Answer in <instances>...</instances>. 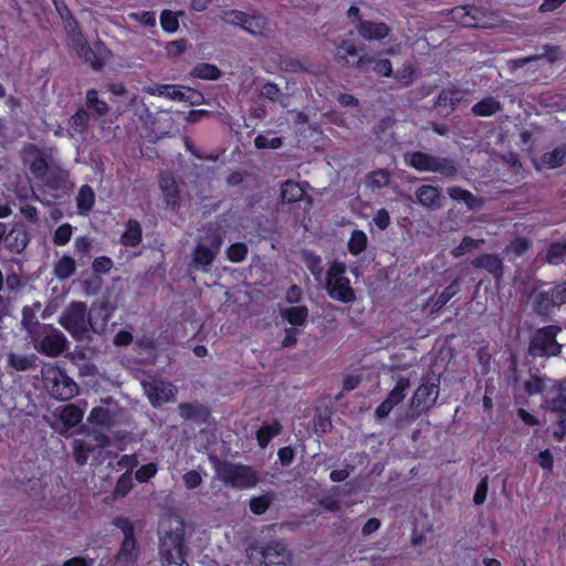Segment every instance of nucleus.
I'll return each mask as SVG.
<instances>
[{
  "mask_svg": "<svg viewBox=\"0 0 566 566\" xmlns=\"http://www.w3.org/2000/svg\"><path fill=\"white\" fill-rule=\"evenodd\" d=\"M111 312L106 303L94 304L90 312L83 302H72L63 312L60 324L75 338H81L91 327L102 331Z\"/></svg>",
  "mask_w": 566,
  "mask_h": 566,
  "instance_id": "1",
  "label": "nucleus"
},
{
  "mask_svg": "<svg viewBox=\"0 0 566 566\" xmlns=\"http://www.w3.org/2000/svg\"><path fill=\"white\" fill-rule=\"evenodd\" d=\"M158 532L163 562L167 566H181L185 563L182 521L178 516H165L159 523Z\"/></svg>",
  "mask_w": 566,
  "mask_h": 566,
  "instance_id": "2",
  "label": "nucleus"
},
{
  "mask_svg": "<svg viewBox=\"0 0 566 566\" xmlns=\"http://www.w3.org/2000/svg\"><path fill=\"white\" fill-rule=\"evenodd\" d=\"M41 374L44 388L53 398L60 400H69L77 394V384L56 365H44L42 367Z\"/></svg>",
  "mask_w": 566,
  "mask_h": 566,
  "instance_id": "3",
  "label": "nucleus"
},
{
  "mask_svg": "<svg viewBox=\"0 0 566 566\" xmlns=\"http://www.w3.org/2000/svg\"><path fill=\"white\" fill-rule=\"evenodd\" d=\"M346 270L345 263L334 261L326 274V290L332 298L350 303L355 300V293L349 280L345 276Z\"/></svg>",
  "mask_w": 566,
  "mask_h": 566,
  "instance_id": "4",
  "label": "nucleus"
},
{
  "mask_svg": "<svg viewBox=\"0 0 566 566\" xmlns=\"http://www.w3.org/2000/svg\"><path fill=\"white\" fill-rule=\"evenodd\" d=\"M214 468L218 478L233 488L248 489L258 482V475L250 467L217 461Z\"/></svg>",
  "mask_w": 566,
  "mask_h": 566,
  "instance_id": "5",
  "label": "nucleus"
},
{
  "mask_svg": "<svg viewBox=\"0 0 566 566\" xmlns=\"http://www.w3.org/2000/svg\"><path fill=\"white\" fill-rule=\"evenodd\" d=\"M38 327V332L30 333L34 348L51 357L60 355L66 344V338L63 333L48 325H39Z\"/></svg>",
  "mask_w": 566,
  "mask_h": 566,
  "instance_id": "6",
  "label": "nucleus"
},
{
  "mask_svg": "<svg viewBox=\"0 0 566 566\" xmlns=\"http://www.w3.org/2000/svg\"><path fill=\"white\" fill-rule=\"evenodd\" d=\"M221 243L222 241L217 230L207 231L205 237H200V241L193 251V264L205 272L209 271V266L220 251Z\"/></svg>",
  "mask_w": 566,
  "mask_h": 566,
  "instance_id": "7",
  "label": "nucleus"
},
{
  "mask_svg": "<svg viewBox=\"0 0 566 566\" xmlns=\"http://www.w3.org/2000/svg\"><path fill=\"white\" fill-rule=\"evenodd\" d=\"M406 160L411 167L419 171L439 172L447 177L454 175L457 171L453 161L422 151L407 155Z\"/></svg>",
  "mask_w": 566,
  "mask_h": 566,
  "instance_id": "8",
  "label": "nucleus"
},
{
  "mask_svg": "<svg viewBox=\"0 0 566 566\" xmlns=\"http://www.w3.org/2000/svg\"><path fill=\"white\" fill-rule=\"evenodd\" d=\"M559 332L560 328L554 325L538 329L531 340L530 354L539 357L557 356L562 348L556 340V335Z\"/></svg>",
  "mask_w": 566,
  "mask_h": 566,
  "instance_id": "9",
  "label": "nucleus"
},
{
  "mask_svg": "<svg viewBox=\"0 0 566 566\" xmlns=\"http://www.w3.org/2000/svg\"><path fill=\"white\" fill-rule=\"evenodd\" d=\"M259 555V559L263 566H287L290 563V553L282 542L274 541L269 543L261 549L250 548L249 557L251 559Z\"/></svg>",
  "mask_w": 566,
  "mask_h": 566,
  "instance_id": "10",
  "label": "nucleus"
},
{
  "mask_svg": "<svg viewBox=\"0 0 566 566\" xmlns=\"http://www.w3.org/2000/svg\"><path fill=\"white\" fill-rule=\"evenodd\" d=\"M223 21L234 25H240L247 32L263 35L266 33L268 21L263 15H248L241 11H227L223 14Z\"/></svg>",
  "mask_w": 566,
  "mask_h": 566,
  "instance_id": "11",
  "label": "nucleus"
},
{
  "mask_svg": "<svg viewBox=\"0 0 566 566\" xmlns=\"http://www.w3.org/2000/svg\"><path fill=\"white\" fill-rule=\"evenodd\" d=\"M438 394V384L436 381L420 385L410 400L412 417H417L429 409L436 402Z\"/></svg>",
  "mask_w": 566,
  "mask_h": 566,
  "instance_id": "12",
  "label": "nucleus"
},
{
  "mask_svg": "<svg viewBox=\"0 0 566 566\" xmlns=\"http://www.w3.org/2000/svg\"><path fill=\"white\" fill-rule=\"evenodd\" d=\"M535 308L539 314H549L551 310L566 301V286L559 285L549 291H538L532 294Z\"/></svg>",
  "mask_w": 566,
  "mask_h": 566,
  "instance_id": "13",
  "label": "nucleus"
},
{
  "mask_svg": "<svg viewBox=\"0 0 566 566\" xmlns=\"http://www.w3.org/2000/svg\"><path fill=\"white\" fill-rule=\"evenodd\" d=\"M53 417L55 418V421L60 422V424L52 423L51 426L56 431L64 434L69 429L75 427L82 421L84 411L75 405H66L56 408L53 412Z\"/></svg>",
  "mask_w": 566,
  "mask_h": 566,
  "instance_id": "14",
  "label": "nucleus"
},
{
  "mask_svg": "<svg viewBox=\"0 0 566 566\" xmlns=\"http://www.w3.org/2000/svg\"><path fill=\"white\" fill-rule=\"evenodd\" d=\"M24 161L29 166L32 175L42 180L46 171L50 170L51 165L54 163L52 156H45L41 150L34 146H28L23 150Z\"/></svg>",
  "mask_w": 566,
  "mask_h": 566,
  "instance_id": "15",
  "label": "nucleus"
},
{
  "mask_svg": "<svg viewBox=\"0 0 566 566\" xmlns=\"http://www.w3.org/2000/svg\"><path fill=\"white\" fill-rule=\"evenodd\" d=\"M143 387L154 406L172 400L176 394V387L172 384L157 379L144 381Z\"/></svg>",
  "mask_w": 566,
  "mask_h": 566,
  "instance_id": "16",
  "label": "nucleus"
},
{
  "mask_svg": "<svg viewBox=\"0 0 566 566\" xmlns=\"http://www.w3.org/2000/svg\"><path fill=\"white\" fill-rule=\"evenodd\" d=\"M410 387V381L407 378H399L395 387L389 392L387 399H385L376 409L375 413L377 418H386L390 411L399 405L406 397L407 391Z\"/></svg>",
  "mask_w": 566,
  "mask_h": 566,
  "instance_id": "17",
  "label": "nucleus"
},
{
  "mask_svg": "<svg viewBox=\"0 0 566 566\" xmlns=\"http://www.w3.org/2000/svg\"><path fill=\"white\" fill-rule=\"evenodd\" d=\"M159 188L166 207L176 210L179 206V189L175 179L169 175H161L159 180Z\"/></svg>",
  "mask_w": 566,
  "mask_h": 566,
  "instance_id": "18",
  "label": "nucleus"
},
{
  "mask_svg": "<svg viewBox=\"0 0 566 566\" xmlns=\"http://www.w3.org/2000/svg\"><path fill=\"white\" fill-rule=\"evenodd\" d=\"M356 29L365 40H381L389 34V27L384 22L360 21Z\"/></svg>",
  "mask_w": 566,
  "mask_h": 566,
  "instance_id": "19",
  "label": "nucleus"
},
{
  "mask_svg": "<svg viewBox=\"0 0 566 566\" xmlns=\"http://www.w3.org/2000/svg\"><path fill=\"white\" fill-rule=\"evenodd\" d=\"M41 181L52 189H63L67 186L69 172L54 160Z\"/></svg>",
  "mask_w": 566,
  "mask_h": 566,
  "instance_id": "20",
  "label": "nucleus"
},
{
  "mask_svg": "<svg viewBox=\"0 0 566 566\" xmlns=\"http://www.w3.org/2000/svg\"><path fill=\"white\" fill-rule=\"evenodd\" d=\"M472 265L475 268L484 269L494 277H501L503 274V262L495 255L485 253L472 260Z\"/></svg>",
  "mask_w": 566,
  "mask_h": 566,
  "instance_id": "21",
  "label": "nucleus"
},
{
  "mask_svg": "<svg viewBox=\"0 0 566 566\" xmlns=\"http://www.w3.org/2000/svg\"><path fill=\"white\" fill-rule=\"evenodd\" d=\"M416 197L420 205L430 209L440 208L441 196L438 188L432 186H421L416 191Z\"/></svg>",
  "mask_w": 566,
  "mask_h": 566,
  "instance_id": "22",
  "label": "nucleus"
},
{
  "mask_svg": "<svg viewBox=\"0 0 566 566\" xmlns=\"http://www.w3.org/2000/svg\"><path fill=\"white\" fill-rule=\"evenodd\" d=\"M468 92L464 90L449 87L443 90L438 97V106H448V112L454 109L455 105L463 102Z\"/></svg>",
  "mask_w": 566,
  "mask_h": 566,
  "instance_id": "23",
  "label": "nucleus"
},
{
  "mask_svg": "<svg viewBox=\"0 0 566 566\" xmlns=\"http://www.w3.org/2000/svg\"><path fill=\"white\" fill-rule=\"evenodd\" d=\"M76 272V262L75 260L70 255H62L59 258L54 264H53V274L56 279L63 281L72 275H74Z\"/></svg>",
  "mask_w": 566,
  "mask_h": 566,
  "instance_id": "24",
  "label": "nucleus"
},
{
  "mask_svg": "<svg viewBox=\"0 0 566 566\" xmlns=\"http://www.w3.org/2000/svg\"><path fill=\"white\" fill-rule=\"evenodd\" d=\"M145 92L153 96H161L172 101L185 99V93L176 85L158 84L146 87Z\"/></svg>",
  "mask_w": 566,
  "mask_h": 566,
  "instance_id": "25",
  "label": "nucleus"
},
{
  "mask_svg": "<svg viewBox=\"0 0 566 566\" xmlns=\"http://www.w3.org/2000/svg\"><path fill=\"white\" fill-rule=\"evenodd\" d=\"M478 10L469 7H457L451 11L452 19L463 27H478Z\"/></svg>",
  "mask_w": 566,
  "mask_h": 566,
  "instance_id": "26",
  "label": "nucleus"
},
{
  "mask_svg": "<svg viewBox=\"0 0 566 566\" xmlns=\"http://www.w3.org/2000/svg\"><path fill=\"white\" fill-rule=\"evenodd\" d=\"M137 557L136 541L134 536L124 537L123 544L117 555L118 563L129 566Z\"/></svg>",
  "mask_w": 566,
  "mask_h": 566,
  "instance_id": "27",
  "label": "nucleus"
},
{
  "mask_svg": "<svg viewBox=\"0 0 566 566\" xmlns=\"http://www.w3.org/2000/svg\"><path fill=\"white\" fill-rule=\"evenodd\" d=\"M305 195L304 186L300 182L287 180L281 186V197L285 202H296L302 200Z\"/></svg>",
  "mask_w": 566,
  "mask_h": 566,
  "instance_id": "28",
  "label": "nucleus"
},
{
  "mask_svg": "<svg viewBox=\"0 0 566 566\" xmlns=\"http://www.w3.org/2000/svg\"><path fill=\"white\" fill-rule=\"evenodd\" d=\"M76 203L80 214H87L92 210L95 203V193L90 186L84 185L80 188Z\"/></svg>",
  "mask_w": 566,
  "mask_h": 566,
  "instance_id": "29",
  "label": "nucleus"
},
{
  "mask_svg": "<svg viewBox=\"0 0 566 566\" xmlns=\"http://www.w3.org/2000/svg\"><path fill=\"white\" fill-rule=\"evenodd\" d=\"M370 63H374V67L373 70L379 74V75H382V76H391L392 74V66H391V63L389 60L387 59H381V60H374L373 57H368V56H360L357 62H356V66L357 67H363L365 66L366 64H370Z\"/></svg>",
  "mask_w": 566,
  "mask_h": 566,
  "instance_id": "30",
  "label": "nucleus"
},
{
  "mask_svg": "<svg viewBox=\"0 0 566 566\" xmlns=\"http://www.w3.org/2000/svg\"><path fill=\"white\" fill-rule=\"evenodd\" d=\"M142 241V227L138 221L129 220L122 235V242L128 247H136Z\"/></svg>",
  "mask_w": 566,
  "mask_h": 566,
  "instance_id": "31",
  "label": "nucleus"
},
{
  "mask_svg": "<svg viewBox=\"0 0 566 566\" xmlns=\"http://www.w3.org/2000/svg\"><path fill=\"white\" fill-rule=\"evenodd\" d=\"M459 292L458 281H453L448 285L437 300L431 298L427 306H431V311H438L444 306Z\"/></svg>",
  "mask_w": 566,
  "mask_h": 566,
  "instance_id": "32",
  "label": "nucleus"
},
{
  "mask_svg": "<svg viewBox=\"0 0 566 566\" xmlns=\"http://www.w3.org/2000/svg\"><path fill=\"white\" fill-rule=\"evenodd\" d=\"M566 158V148L565 147H556L554 150L546 153L541 158V166L545 168H556L559 167L564 159Z\"/></svg>",
  "mask_w": 566,
  "mask_h": 566,
  "instance_id": "33",
  "label": "nucleus"
},
{
  "mask_svg": "<svg viewBox=\"0 0 566 566\" xmlns=\"http://www.w3.org/2000/svg\"><path fill=\"white\" fill-rule=\"evenodd\" d=\"M282 430L281 424L277 421L272 423L263 424L256 432L258 443L261 448H265L270 440L277 436Z\"/></svg>",
  "mask_w": 566,
  "mask_h": 566,
  "instance_id": "34",
  "label": "nucleus"
},
{
  "mask_svg": "<svg viewBox=\"0 0 566 566\" xmlns=\"http://www.w3.org/2000/svg\"><path fill=\"white\" fill-rule=\"evenodd\" d=\"M282 315L291 325L301 326L306 322L308 311L305 306H292L284 310Z\"/></svg>",
  "mask_w": 566,
  "mask_h": 566,
  "instance_id": "35",
  "label": "nucleus"
},
{
  "mask_svg": "<svg viewBox=\"0 0 566 566\" xmlns=\"http://www.w3.org/2000/svg\"><path fill=\"white\" fill-rule=\"evenodd\" d=\"M367 242H368V239H367V235H366V233L364 231H361V230H354L352 232L350 238H349L348 243H347L348 251L353 255H358L363 251H365V249L367 248Z\"/></svg>",
  "mask_w": 566,
  "mask_h": 566,
  "instance_id": "36",
  "label": "nucleus"
},
{
  "mask_svg": "<svg viewBox=\"0 0 566 566\" xmlns=\"http://www.w3.org/2000/svg\"><path fill=\"white\" fill-rule=\"evenodd\" d=\"M6 242L12 251L21 252L28 244L27 233L21 229H13L6 237Z\"/></svg>",
  "mask_w": 566,
  "mask_h": 566,
  "instance_id": "37",
  "label": "nucleus"
},
{
  "mask_svg": "<svg viewBox=\"0 0 566 566\" xmlns=\"http://www.w3.org/2000/svg\"><path fill=\"white\" fill-rule=\"evenodd\" d=\"M500 108H501V106H500L499 101H496L493 97H488V98H484V99L480 101L479 103H476L472 107V112L476 116H491V115L495 114L496 112H499Z\"/></svg>",
  "mask_w": 566,
  "mask_h": 566,
  "instance_id": "38",
  "label": "nucleus"
},
{
  "mask_svg": "<svg viewBox=\"0 0 566 566\" xmlns=\"http://www.w3.org/2000/svg\"><path fill=\"white\" fill-rule=\"evenodd\" d=\"M88 421L95 426L111 427L113 423V415L107 408L95 407L88 416Z\"/></svg>",
  "mask_w": 566,
  "mask_h": 566,
  "instance_id": "39",
  "label": "nucleus"
},
{
  "mask_svg": "<svg viewBox=\"0 0 566 566\" xmlns=\"http://www.w3.org/2000/svg\"><path fill=\"white\" fill-rule=\"evenodd\" d=\"M254 145L259 149H277L282 145V139L273 136L271 132H266L255 137Z\"/></svg>",
  "mask_w": 566,
  "mask_h": 566,
  "instance_id": "40",
  "label": "nucleus"
},
{
  "mask_svg": "<svg viewBox=\"0 0 566 566\" xmlns=\"http://www.w3.org/2000/svg\"><path fill=\"white\" fill-rule=\"evenodd\" d=\"M191 75L202 80H217L220 77V71L212 64H198L191 71Z\"/></svg>",
  "mask_w": 566,
  "mask_h": 566,
  "instance_id": "41",
  "label": "nucleus"
},
{
  "mask_svg": "<svg viewBox=\"0 0 566 566\" xmlns=\"http://www.w3.org/2000/svg\"><path fill=\"white\" fill-rule=\"evenodd\" d=\"M8 365L18 371H24L32 366V358L24 355L10 353L8 356Z\"/></svg>",
  "mask_w": 566,
  "mask_h": 566,
  "instance_id": "42",
  "label": "nucleus"
},
{
  "mask_svg": "<svg viewBox=\"0 0 566 566\" xmlns=\"http://www.w3.org/2000/svg\"><path fill=\"white\" fill-rule=\"evenodd\" d=\"M554 391L556 396L547 398V402L552 409L566 413V387L557 386Z\"/></svg>",
  "mask_w": 566,
  "mask_h": 566,
  "instance_id": "43",
  "label": "nucleus"
},
{
  "mask_svg": "<svg viewBox=\"0 0 566 566\" xmlns=\"http://www.w3.org/2000/svg\"><path fill=\"white\" fill-rule=\"evenodd\" d=\"M74 458L78 464H84L87 461L88 453L92 447L82 439H75L73 442Z\"/></svg>",
  "mask_w": 566,
  "mask_h": 566,
  "instance_id": "44",
  "label": "nucleus"
},
{
  "mask_svg": "<svg viewBox=\"0 0 566 566\" xmlns=\"http://www.w3.org/2000/svg\"><path fill=\"white\" fill-rule=\"evenodd\" d=\"M77 54L88 62L93 69L98 70L102 67V61L96 57L95 53L85 43H78L76 46Z\"/></svg>",
  "mask_w": 566,
  "mask_h": 566,
  "instance_id": "45",
  "label": "nucleus"
},
{
  "mask_svg": "<svg viewBox=\"0 0 566 566\" xmlns=\"http://www.w3.org/2000/svg\"><path fill=\"white\" fill-rule=\"evenodd\" d=\"M448 193L454 200L464 201L469 208L475 207L476 199L474 196L460 187H450Z\"/></svg>",
  "mask_w": 566,
  "mask_h": 566,
  "instance_id": "46",
  "label": "nucleus"
},
{
  "mask_svg": "<svg viewBox=\"0 0 566 566\" xmlns=\"http://www.w3.org/2000/svg\"><path fill=\"white\" fill-rule=\"evenodd\" d=\"M483 240H474L472 238H464L462 240V242L455 247L453 250H452V255L454 258H460L469 252H471L472 250L476 249L479 247L480 243H482Z\"/></svg>",
  "mask_w": 566,
  "mask_h": 566,
  "instance_id": "47",
  "label": "nucleus"
},
{
  "mask_svg": "<svg viewBox=\"0 0 566 566\" xmlns=\"http://www.w3.org/2000/svg\"><path fill=\"white\" fill-rule=\"evenodd\" d=\"M72 232H73V228L71 224L64 223V224L60 226L53 234L54 244L60 245V247L65 245L70 241V239L72 237Z\"/></svg>",
  "mask_w": 566,
  "mask_h": 566,
  "instance_id": "48",
  "label": "nucleus"
},
{
  "mask_svg": "<svg viewBox=\"0 0 566 566\" xmlns=\"http://www.w3.org/2000/svg\"><path fill=\"white\" fill-rule=\"evenodd\" d=\"M86 103L88 107L93 108L99 115L106 114L108 109L107 104L98 99L97 92L95 90H91L87 92Z\"/></svg>",
  "mask_w": 566,
  "mask_h": 566,
  "instance_id": "49",
  "label": "nucleus"
},
{
  "mask_svg": "<svg viewBox=\"0 0 566 566\" xmlns=\"http://www.w3.org/2000/svg\"><path fill=\"white\" fill-rule=\"evenodd\" d=\"M133 488V479L130 472H126L118 479L114 494L115 496H125Z\"/></svg>",
  "mask_w": 566,
  "mask_h": 566,
  "instance_id": "50",
  "label": "nucleus"
},
{
  "mask_svg": "<svg viewBox=\"0 0 566 566\" xmlns=\"http://www.w3.org/2000/svg\"><path fill=\"white\" fill-rule=\"evenodd\" d=\"M357 54L356 45L350 41H343L336 50V57L339 61H344L346 64L349 63L348 56H355Z\"/></svg>",
  "mask_w": 566,
  "mask_h": 566,
  "instance_id": "51",
  "label": "nucleus"
},
{
  "mask_svg": "<svg viewBox=\"0 0 566 566\" xmlns=\"http://www.w3.org/2000/svg\"><path fill=\"white\" fill-rule=\"evenodd\" d=\"M566 253V243L556 242L551 245L547 252V260L549 263H559Z\"/></svg>",
  "mask_w": 566,
  "mask_h": 566,
  "instance_id": "52",
  "label": "nucleus"
},
{
  "mask_svg": "<svg viewBox=\"0 0 566 566\" xmlns=\"http://www.w3.org/2000/svg\"><path fill=\"white\" fill-rule=\"evenodd\" d=\"M271 497L269 495H260L250 501V509L254 514H263L270 506Z\"/></svg>",
  "mask_w": 566,
  "mask_h": 566,
  "instance_id": "53",
  "label": "nucleus"
},
{
  "mask_svg": "<svg viewBox=\"0 0 566 566\" xmlns=\"http://www.w3.org/2000/svg\"><path fill=\"white\" fill-rule=\"evenodd\" d=\"M160 23L163 29L167 32H175L179 27L178 19L171 11L168 10L161 12Z\"/></svg>",
  "mask_w": 566,
  "mask_h": 566,
  "instance_id": "54",
  "label": "nucleus"
},
{
  "mask_svg": "<svg viewBox=\"0 0 566 566\" xmlns=\"http://www.w3.org/2000/svg\"><path fill=\"white\" fill-rule=\"evenodd\" d=\"M128 18L144 25L154 27L156 24V15L151 11L130 12Z\"/></svg>",
  "mask_w": 566,
  "mask_h": 566,
  "instance_id": "55",
  "label": "nucleus"
},
{
  "mask_svg": "<svg viewBox=\"0 0 566 566\" xmlns=\"http://www.w3.org/2000/svg\"><path fill=\"white\" fill-rule=\"evenodd\" d=\"M530 245H531L530 240H527L525 238H516L506 248V253H514L515 255H522L524 252H526L528 250Z\"/></svg>",
  "mask_w": 566,
  "mask_h": 566,
  "instance_id": "56",
  "label": "nucleus"
},
{
  "mask_svg": "<svg viewBox=\"0 0 566 566\" xmlns=\"http://www.w3.org/2000/svg\"><path fill=\"white\" fill-rule=\"evenodd\" d=\"M248 253V249L243 243H234L228 249V258L232 262H241Z\"/></svg>",
  "mask_w": 566,
  "mask_h": 566,
  "instance_id": "57",
  "label": "nucleus"
},
{
  "mask_svg": "<svg viewBox=\"0 0 566 566\" xmlns=\"http://www.w3.org/2000/svg\"><path fill=\"white\" fill-rule=\"evenodd\" d=\"M157 473V465L155 463H148L146 465L140 467L136 471V480L138 482H146L150 478H153Z\"/></svg>",
  "mask_w": 566,
  "mask_h": 566,
  "instance_id": "58",
  "label": "nucleus"
},
{
  "mask_svg": "<svg viewBox=\"0 0 566 566\" xmlns=\"http://www.w3.org/2000/svg\"><path fill=\"white\" fill-rule=\"evenodd\" d=\"M41 307L40 303H34L31 307H24L22 311V325L28 329L29 333H32V318L36 311Z\"/></svg>",
  "mask_w": 566,
  "mask_h": 566,
  "instance_id": "59",
  "label": "nucleus"
},
{
  "mask_svg": "<svg viewBox=\"0 0 566 566\" xmlns=\"http://www.w3.org/2000/svg\"><path fill=\"white\" fill-rule=\"evenodd\" d=\"M87 113L85 111H78L72 118L71 125L74 133H82L86 127Z\"/></svg>",
  "mask_w": 566,
  "mask_h": 566,
  "instance_id": "60",
  "label": "nucleus"
},
{
  "mask_svg": "<svg viewBox=\"0 0 566 566\" xmlns=\"http://www.w3.org/2000/svg\"><path fill=\"white\" fill-rule=\"evenodd\" d=\"M390 175L386 170H378L370 176L369 182L371 187L381 188L389 184Z\"/></svg>",
  "mask_w": 566,
  "mask_h": 566,
  "instance_id": "61",
  "label": "nucleus"
},
{
  "mask_svg": "<svg viewBox=\"0 0 566 566\" xmlns=\"http://www.w3.org/2000/svg\"><path fill=\"white\" fill-rule=\"evenodd\" d=\"M306 264H307V268L311 271V273L315 277L319 279V276L322 275V271H323L321 258L317 255L310 254L306 258Z\"/></svg>",
  "mask_w": 566,
  "mask_h": 566,
  "instance_id": "62",
  "label": "nucleus"
},
{
  "mask_svg": "<svg viewBox=\"0 0 566 566\" xmlns=\"http://www.w3.org/2000/svg\"><path fill=\"white\" fill-rule=\"evenodd\" d=\"M261 96L270 101H275L280 96V88L274 83H266L262 86Z\"/></svg>",
  "mask_w": 566,
  "mask_h": 566,
  "instance_id": "63",
  "label": "nucleus"
},
{
  "mask_svg": "<svg viewBox=\"0 0 566 566\" xmlns=\"http://www.w3.org/2000/svg\"><path fill=\"white\" fill-rule=\"evenodd\" d=\"M182 479L188 489H195L202 482L201 474L195 470L187 472Z\"/></svg>",
  "mask_w": 566,
  "mask_h": 566,
  "instance_id": "64",
  "label": "nucleus"
}]
</instances>
